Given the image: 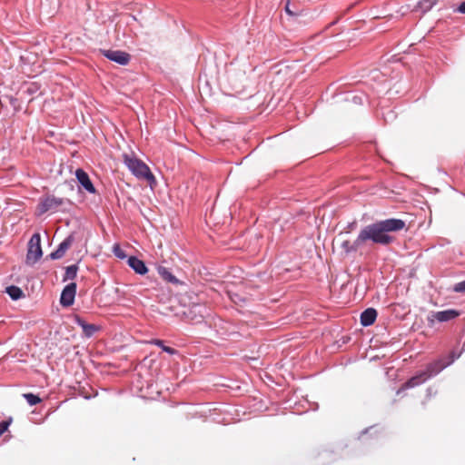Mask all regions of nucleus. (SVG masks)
I'll use <instances>...</instances> for the list:
<instances>
[{"instance_id":"nucleus-9","label":"nucleus","mask_w":465,"mask_h":465,"mask_svg":"<svg viewBox=\"0 0 465 465\" xmlns=\"http://www.w3.org/2000/svg\"><path fill=\"white\" fill-rule=\"evenodd\" d=\"M76 293V283L72 282L64 287L61 293L60 302L63 306H70L74 303Z\"/></svg>"},{"instance_id":"nucleus-23","label":"nucleus","mask_w":465,"mask_h":465,"mask_svg":"<svg viewBox=\"0 0 465 465\" xmlns=\"http://www.w3.org/2000/svg\"><path fill=\"white\" fill-rule=\"evenodd\" d=\"M11 422L12 419H9L8 420H3L0 422V436L7 430Z\"/></svg>"},{"instance_id":"nucleus-10","label":"nucleus","mask_w":465,"mask_h":465,"mask_svg":"<svg viewBox=\"0 0 465 465\" xmlns=\"http://www.w3.org/2000/svg\"><path fill=\"white\" fill-rule=\"evenodd\" d=\"M337 242L340 244V249L342 254H349L350 252H356L359 248L362 247L361 242H358V237L354 242H351L348 239H342L339 237Z\"/></svg>"},{"instance_id":"nucleus-5","label":"nucleus","mask_w":465,"mask_h":465,"mask_svg":"<svg viewBox=\"0 0 465 465\" xmlns=\"http://www.w3.org/2000/svg\"><path fill=\"white\" fill-rule=\"evenodd\" d=\"M101 52L107 59L121 65H126L131 60V55L124 51L109 49Z\"/></svg>"},{"instance_id":"nucleus-20","label":"nucleus","mask_w":465,"mask_h":465,"mask_svg":"<svg viewBox=\"0 0 465 465\" xmlns=\"http://www.w3.org/2000/svg\"><path fill=\"white\" fill-rule=\"evenodd\" d=\"M77 271H78V266L75 264L66 267L65 274L64 277V282H65L67 280H74L76 277Z\"/></svg>"},{"instance_id":"nucleus-17","label":"nucleus","mask_w":465,"mask_h":465,"mask_svg":"<svg viewBox=\"0 0 465 465\" xmlns=\"http://www.w3.org/2000/svg\"><path fill=\"white\" fill-rule=\"evenodd\" d=\"M437 1L436 0H420L417 7L420 8L423 13H426L430 11L435 5Z\"/></svg>"},{"instance_id":"nucleus-11","label":"nucleus","mask_w":465,"mask_h":465,"mask_svg":"<svg viewBox=\"0 0 465 465\" xmlns=\"http://www.w3.org/2000/svg\"><path fill=\"white\" fill-rule=\"evenodd\" d=\"M75 176L79 183L90 193H95L96 190L91 182L89 175L83 169H77L75 171Z\"/></svg>"},{"instance_id":"nucleus-19","label":"nucleus","mask_w":465,"mask_h":465,"mask_svg":"<svg viewBox=\"0 0 465 465\" xmlns=\"http://www.w3.org/2000/svg\"><path fill=\"white\" fill-rule=\"evenodd\" d=\"M149 343L154 344L156 346H159L160 348H162V350L163 351H165V352H167V353H169L171 355H173V354H175L177 352V351L174 350L173 348H171L169 346H165L163 344V341H162V340L154 339V340L150 341Z\"/></svg>"},{"instance_id":"nucleus-21","label":"nucleus","mask_w":465,"mask_h":465,"mask_svg":"<svg viewBox=\"0 0 465 465\" xmlns=\"http://www.w3.org/2000/svg\"><path fill=\"white\" fill-rule=\"evenodd\" d=\"M23 397L27 401V402L31 406L36 405L42 401L39 396L33 393H25L23 394Z\"/></svg>"},{"instance_id":"nucleus-15","label":"nucleus","mask_w":465,"mask_h":465,"mask_svg":"<svg viewBox=\"0 0 465 465\" xmlns=\"http://www.w3.org/2000/svg\"><path fill=\"white\" fill-rule=\"evenodd\" d=\"M128 264L136 273H139L142 275L145 274L148 271L144 262L135 256L129 257Z\"/></svg>"},{"instance_id":"nucleus-3","label":"nucleus","mask_w":465,"mask_h":465,"mask_svg":"<svg viewBox=\"0 0 465 465\" xmlns=\"http://www.w3.org/2000/svg\"><path fill=\"white\" fill-rule=\"evenodd\" d=\"M439 362L430 363L426 370L418 373L417 375L409 379L405 383L401 385V387L398 390L397 394L404 391L407 389L414 388L425 382L432 375L439 373L441 370L445 368L444 364H441L440 367H437Z\"/></svg>"},{"instance_id":"nucleus-14","label":"nucleus","mask_w":465,"mask_h":465,"mask_svg":"<svg viewBox=\"0 0 465 465\" xmlns=\"http://www.w3.org/2000/svg\"><path fill=\"white\" fill-rule=\"evenodd\" d=\"M377 318V311L373 308H368L361 314V324L370 326L374 323Z\"/></svg>"},{"instance_id":"nucleus-6","label":"nucleus","mask_w":465,"mask_h":465,"mask_svg":"<svg viewBox=\"0 0 465 465\" xmlns=\"http://www.w3.org/2000/svg\"><path fill=\"white\" fill-rule=\"evenodd\" d=\"M205 307L200 303H194L193 306L186 308L183 314L190 322H201L203 319Z\"/></svg>"},{"instance_id":"nucleus-24","label":"nucleus","mask_w":465,"mask_h":465,"mask_svg":"<svg viewBox=\"0 0 465 465\" xmlns=\"http://www.w3.org/2000/svg\"><path fill=\"white\" fill-rule=\"evenodd\" d=\"M453 291L456 292H465V280L456 283L453 286Z\"/></svg>"},{"instance_id":"nucleus-28","label":"nucleus","mask_w":465,"mask_h":465,"mask_svg":"<svg viewBox=\"0 0 465 465\" xmlns=\"http://www.w3.org/2000/svg\"><path fill=\"white\" fill-rule=\"evenodd\" d=\"M454 11L460 14H465V1L462 2Z\"/></svg>"},{"instance_id":"nucleus-25","label":"nucleus","mask_w":465,"mask_h":465,"mask_svg":"<svg viewBox=\"0 0 465 465\" xmlns=\"http://www.w3.org/2000/svg\"><path fill=\"white\" fill-rule=\"evenodd\" d=\"M231 299L236 304L245 303L247 302L246 298H242L238 294H233V296H231Z\"/></svg>"},{"instance_id":"nucleus-16","label":"nucleus","mask_w":465,"mask_h":465,"mask_svg":"<svg viewBox=\"0 0 465 465\" xmlns=\"http://www.w3.org/2000/svg\"><path fill=\"white\" fill-rule=\"evenodd\" d=\"M159 275L166 282H172V283H177L178 280L174 275L172 274V272L163 266H159L157 268Z\"/></svg>"},{"instance_id":"nucleus-27","label":"nucleus","mask_w":465,"mask_h":465,"mask_svg":"<svg viewBox=\"0 0 465 465\" xmlns=\"http://www.w3.org/2000/svg\"><path fill=\"white\" fill-rule=\"evenodd\" d=\"M289 5H290V0H287V4H286V5H285V12H286L289 15H292V16H293V15H297V14H296V13H294L293 11H292V10H291V8H290Z\"/></svg>"},{"instance_id":"nucleus-12","label":"nucleus","mask_w":465,"mask_h":465,"mask_svg":"<svg viewBox=\"0 0 465 465\" xmlns=\"http://www.w3.org/2000/svg\"><path fill=\"white\" fill-rule=\"evenodd\" d=\"M74 240V234H70L66 237L58 246V248L50 253V258L52 260H56L62 258L66 251L71 247L73 242Z\"/></svg>"},{"instance_id":"nucleus-18","label":"nucleus","mask_w":465,"mask_h":465,"mask_svg":"<svg viewBox=\"0 0 465 465\" xmlns=\"http://www.w3.org/2000/svg\"><path fill=\"white\" fill-rule=\"evenodd\" d=\"M6 292L9 294V296L13 300H18V299H20L23 296L22 290L19 287L15 286V285L7 287L6 288Z\"/></svg>"},{"instance_id":"nucleus-22","label":"nucleus","mask_w":465,"mask_h":465,"mask_svg":"<svg viewBox=\"0 0 465 465\" xmlns=\"http://www.w3.org/2000/svg\"><path fill=\"white\" fill-rule=\"evenodd\" d=\"M449 357L450 360L448 361H443L441 360L438 361L437 362H439V364L437 365V367H440L441 364H444L446 368L448 365L451 364L455 361V359L459 357V355H456L455 352L452 351Z\"/></svg>"},{"instance_id":"nucleus-4","label":"nucleus","mask_w":465,"mask_h":465,"mask_svg":"<svg viewBox=\"0 0 465 465\" xmlns=\"http://www.w3.org/2000/svg\"><path fill=\"white\" fill-rule=\"evenodd\" d=\"M43 255L41 247V236L34 233L29 240L25 262L28 265L35 264Z\"/></svg>"},{"instance_id":"nucleus-26","label":"nucleus","mask_w":465,"mask_h":465,"mask_svg":"<svg viewBox=\"0 0 465 465\" xmlns=\"http://www.w3.org/2000/svg\"><path fill=\"white\" fill-rule=\"evenodd\" d=\"M114 254L119 257V258H124L125 255L124 253V252L121 250V248L117 245V246H114Z\"/></svg>"},{"instance_id":"nucleus-13","label":"nucleus","mask_w":465,"mask_h":465,"mask_svg":"<svg viewBox=\"0 0 465 465\" xmlns=\"http://www.w3.org/2000/svg\"><path fill=\"white\" fill-rule=\"evenodd\" d=\"M74 322L83 329L84 334L88 338L93 336L99 330L98 326L87 323L84 320L77 315L74 317Z\"/></svg>"},{"instance_id":"nucleus-7","label":"nucleus","mask_w":465,"mask_h":465,"mask_svg":"<svg viewBox=\"0 0 465 465\" xmlns=\"http://www.w3.org/2000/svg\"><path fill=\"white\" fill-rule=\"evenodd\" d=\"M459 315L460 312L458 311L449 309L446 311L432 312L430 315L428 316V322H430V325H432L435 321H438L440 322H449L457 318Z\"/></svg>"},{"instance_id":"nucleus-1","label":"nucleus","mask_w":465,"mask_h":465,"mask_svg":"<svg viewBox=\"0 0 465 465\" xmlns=\"http://www.w3.org/2000/svg\"><path fill=\"white\" fill-rule=\"evenodd\" d=\"M405 228L406 223L401 219L391 218L379 221L362 228L358 235V242H361L363 245L369 241L375 244L390 245L395 240L391 233Z\"/></svg>"},{"instance_id":"nucleus-8","label":"nucleus","mask_w":465,"mask_h":465,"mask_svg":"<svg viewBox=\"0 0 465 465\" xmlns=\"http://www.w3.org/2000/svg\"><path fill=\"white\" fill-rule=\"evenodd\" d=\"M64 203V199L54 196H48L42 201L38 206L39 213H45L48 211L55 212Z\"/></svg>"},{"instance_id":"nucleus-2","label":"nucleus","mask_w":465,"mask_h":465,"mask_svg":"<svg viewBox=\"0 0 465 465\" xmlns=\"http://www.w3.org/2000/svg\"><path fill=\"white\" fill-rule=\"evenodd\" d=\"M123 158L124 164L136 178L145 180L150 184L155 183V178L150 171V168L142 160L133 154L127 153H124Z\"/></svg>"}]
</instances>
